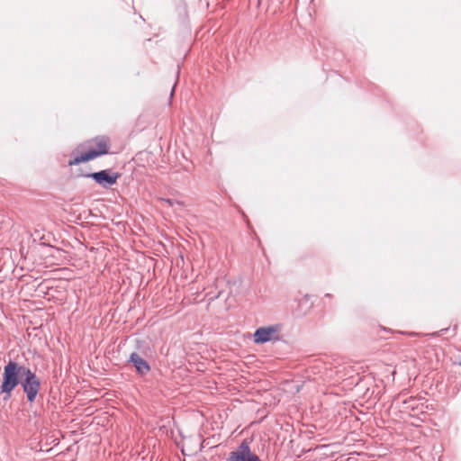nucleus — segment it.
Wrapping results in <instances>:
<instances>
[{
    "instance_id": "nucleus-2",
    "label": "nucleus",
    "mask_w": 461,
    "mask_h": 461,
    "mask_svg": "<svg viewBox=\"0 0 461 461\" xmlns=\"http://www.w3.org/2000/svg\"><path fill=\"white\" fill-rule=\"evenodd\" d=\"M90 142L93 143L96 148H91L87 152L77 156L73 160L69 161V165H78L82 162L92 160L109 152L110 140L108 137L97 136Z\"/></svg>"
},
{
    "instance_id": "nucleus-8",
    "label": "nucleus",
    "mask_w": 461,
    "mask_h": 461,
    "mask_svg": "<svg viewBox=\"0 0 461 461\" xmlns=\"http://www.w3.org/2000/svg\"><path fill=\"white\" fill-rule=\"evenodd\" d=\"M220 296H221V292H219L217 294H215V295H213V296L210 297V300H213V299H215V298H219Z\"/></svg>"
},
{
    "instance_id": "nucleus-4",
    "label": "nucleus",
    "mask_w": 461,
    "mask_h": 461,
    "mask_svg": "<svg viewBox=\"0 0 461 461\" xmlns=\"http://www.w3.org/2000/svg\"><path fill=\"white\" fill-rule=\"evenodd\" d=\"M279 325H270L260 327L254 333V342L256 344H264L268 341L278 339Z\"/></svg>"
},
{
    "instance_id": "nucleus-3",
    "label": "nucleus",
    "mask_w": 461,
    "mask_h": 461,
    "mask_svg": "<svg viewBox=\"0 0 461 461\" xmlns=\"http://www.w3.org/2000/svg\"><path fill=\"white\" fill-rule=\"evenodd\" d=\"M226 461H261L260 458L251 451L249 442L247 439L241 441L236 450L229 454Z\"/></svg>"
},
{
    "instance_id": "nucleus-7",
    "label": "nucleus",
    "mask_w": 461,
    "mask_h": 461,
    "mask_svg": "<svg viewBox=\"0 0 461 461\" xmlns=\"http://www.w3.org/2000/svg\"><path fill=\"white\" fill-rule=\"evenodd\" d=\"M421 398H416V397H409L408 399L404 400L402 402L403 409L405 411H414L419 408L420 401H421Z\"/></svg>"
},
{
    "instance_id": "nucleus-9",
    "label": "nucleus",
    "mask_w": 461,
    "mask_h": 461,
    "mask_svg": "<svg viewBox=\"0 0 461 461\" xmlns=\"http://www.w3.org/2000/svg\"><path fill=\"white\" fill-rule=\"evenodd\" d=\"M164 201H165L166 203H167L170 206H172V205H173V203H174V202H173L172 200H170V199H166V200H164Z\"/></svg>"
},
{
    "instance_id": "nucleus-5",
    "label": "nucleus",
    "mask_w": 461,
    "mask_h": 461,
    "mask_svg": "<svg viewBox=\"0 0 461 461\" xmlns=\"http://www.w3.org/2000/svg\"><path fill=\"white\" fill-rule=\"evenodd\" d=\"M86 176L94 179L101 186L108 188L117 182L120 176L118 173H113L111 169H104L99 172L89 173Z\"/></svg>"
},
{
    "instance_id": "nucleus-1",
    "label": "nucleus",
    "mask_w": 461,
    "mask_h": 461,
    "mask_svg": "<svg viewBox=\"0 0 461 461\" xmlns=\"http://www.w3.org/2000/svg\"><path fill=\"white\" fill-rule=\"evenodd\" d=\"M18 384H21L28 402H33L41 387L40 378L30 367L16 361L9 360L4 366L0 384L2 399L8 401Z\"/></svg>"
},
{
    "instance_id": "nucleus-6",
    "label": "nucleus",
    "mask_w": 461,
    "mask_h": 461,
    "mask_svg": "<svg viewBox=\"0 0 461 461\" xmlns=\"http://www.w3.org/2000/svg\"><path fill=\"white\" fill-rule=\"evenodd\" d=\"M129 362L133 365L136 372L140 375H147L150 370L149 363L136 352L130 355Z\"/></svg>"
}]
</instances>
